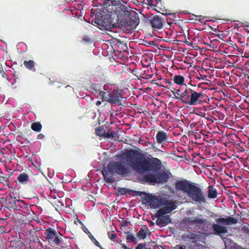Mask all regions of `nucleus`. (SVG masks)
Returning <instances> with one entry per match:
<instances>
[{
    "label": "nucleus",
    "mask_w": 249,
    "mask_h": 249,
    "mask_svg": "<svg viewBox=\"0 0 249 249\" xmlns=\"http://www.w3.org/2000/svg\"><path fill=\"white\" fill-rule=\"evenodd\" d=\"M123 160H126L128 165L137 172L143 174L151 170L156 171L160 168L161 162L156 158L147 160L144 155L136 150H127L122 155Z\"/></svg>",
    "instance_id": "nucleus-1"
},
{
    "label": "nucleus",
    "mask_w": 249,
    "mask_h": 249,
    "mask_svg": "<svg viewBox=\"0 0 249 249\" xmlns=\"http://www.w3.org/2000/svg\"><path fill=\"white\" fill-rule=\"evenodd\" d=\"M176 188L186 193L194 202L200 204L206 202L205 194L201 188L187 180L178 181L176 182Z\"/></svg>",
    "instance_id": "nucleus-2"
},
{
    "label": "nucleus",
    "mask_w": 249,
    "mask_h": 249,
    "mask_svg": "<svg viewBox=\"0 0 249 249\" xmlns=\"http://www.w3.org/2000/svg\"><path fill=\"white\" fill-rule=\"evenodd\" d=\"M184 223L191 231L206 234L212 233V224L207 219L203 218L201 215H198L194 219L186 218Z\"/></svg>",
    "instance_id": "nucleus-3"
},
{
    "label": "nucleus",
    "mask_w": 249,
    "mask_h": 249,
    "mask_svg": "<svg viewBox=\"0 0 249 249\" xmlns=\"http://www.w3.org/2000/svg\"><path fill=\"white\" fill-rule=\"evenodd\" d=\"M133 194L136 196H140L142 199L143 203L147 206H149L152 208H156L161 207H165L166 204L169 202H173L171 200H166L161 198L160 196L148 194L144 192L132 191Z\"/></svg>",
    "instance_id": "nucleus-4"
},
{
    "label": "nucleus",
    "mask_w": 249,
    "mask_h": 249,
    "mask_svg": "<svg viewBox=\"0 0 249 249\" xmlns=\"http://www.w3.org/2000/svg\"><path fill=\"white\" fill-rule=\"evenodd\" d=\"M177 205L174 202L166 203V206L161 208L156 213L155 216L157 218L156 223L160 227H163L171 222L169 215H166L172 211L176 209Z\"/></svg>",
    "instance_id": "nucleus-5"
},
{
    "label": "nucleus",
    "mask_w": 249,
    "mask_h": 249,
    "mask_svg": "<svg viewBox=\"0 0 249 249\" xmlns=\"http://www.w3.org/2000/svg\"><path fill=\"white\" fill-rule=\"evenodd\" d=\"M124 153L120 155V162L114 161L109 163L107 165V169L109 172L112 174H117L122 176H126L128 174L129 169L125 164V162H127L126 160H123L122 158V155ZM127 164H128V163Z\"/></svg>",
    "instance_id": "nucleus-6"
},
{
    "label": "nucleus",
    "mask_w": 249,
    "mask_h": 249,
    "mask_svg": "<svg viewBox=\"0 0 249 249\" xmlns=\"http://www.w3.org/2000/svg\"><path fill=\"white\" fill-rule=\"evenodd\" d=\"M100 96L103 100L111 104H119L121 102V99L123 98L122 93L115 89L113 90L109 93L100 91Z\"/></svg>",
    "instance_id": "nucleus-7"
},
{
    "label": "nucleus",
    "mask_w": 249,
    "mask_h": 249,
    "mask_svg": "<svg viewBox=\"0 0 249 249\" xmlns=\"http://www.w3.org/2000/svg\"><path fill=\"white\" fill-rule=\"evenodd\" d=\"M189 232L191 231L188 229ZM200 235L199 234L189 232L183 235L182 239L186 242H192L191 248L192 249H203L204 246L199 244L197 241L199 240Z\"/></svg>",
    "instance_id": "nucleus-8"
},
{
    "label": "nucleus",
    "mask_w": 249,
    "mask_h": 249,
    "mask_svg": "<svg viewBox=\"0 0 249 249\" xmlns=\"http://www.w3.org/2000/svg\"><path fill=\"white\" fill-rule=\"evenodd\" d=\"M123 25L128 29H131L137 25V19L135 15H132L130 13L125 14V18L122 21Z\"/></svg>",
    "instance_id": "nucleus-9"
},
{
    "label": "nucleus",
    "mask_w": 249,
    "mask_h": 249,
    "mask_svg": "<svg viewBox=\"0 0 249 249\" xmlns=\"http://www.w3.org/2000/svg\"><path fill=\"white\" fill-rule=\"evenodd\" d=\"M202 95V93L197 92L192 89L186 105L189 106H196L200 104L202 100L199 99Z\"/></svg>",
    "instance_id": "nucleus-10"
},
{
    "label": "nucleus",
    "mask_w": 249,
    "mask_h": 249,
    "mask_svg": "<svg viewBox=\"0 0 249 249\" xmlns=\"http://www.w3.org/2000/svg\"><path fill=\"white\" fill-rule=\"evenodd\" d=\"M156 139L158 144H164L169 142V135L164 131H159L156 135Z\"/></svg>",
    "instance_id": "nucleus-11"
},
{
    "label": "nucleus",
    "mask_w": 249,
    "mask_h": 249,
    "mask_svg": "<svg viewBox=\"0 0 249 249\" xmlns=\"http://www.w3.org/2000/svg\"><path fill=\"white\" fill-rule=\"evenodd\" d=\"M237 219L234 217H229L227 218H219L216 220V222L221 225H229L235 224L237 223Z\"/></svg>",
    "instance_id": "nucleus-12"
},
{
    "label": "nucleus",
    "mask_w": 249,
    "mask_h": 249,
    "mask_svg": "<svg viewBox=\"0 0 249 249\" xmlns=\"http://www.w3.org/2000/svg\"><path fill=\"white\" fill-rule=\"evenodd\" d=\"M212 231H213L215 234H224L228 232L227 227L219 224L217 223L216 224H212Z\"/></svg>",
    "instance_id": "nucleus-13"
},
{
    "label": "nucleus",
    "mask_w": 249,
    "mask_h": 249,
    "mask_svg": "<svg viewBox=\"0 0 249 249\" xmlns=\"http://www.w3.org/2000/svg\"><path fill=\"white\" fill-rule=\"evenodd\" d=\"M153 28L160 29L163 26V20L159 16H155L151 19L150 21Z\"/></svg>",
    "instance_id": "nucleus-14"
},
{
    "label": "nucleus",
    "mask_w": 249,
    "mask_h": 249,
    "mask_svg": "<svg viewBox=\"0 0 249 249\" xmlns=\"http://www.w3.org/2000/svg\"><path fill=\"white\" fill-rule=\"evenodd\" d=\"M192 89H186L184 91H183L180 94V97H176L177 99H178L181 102L187 104V101L189 98V95L191 92Z\"/></svg>",
    "instance_id": "nucleus-15"
},
{
    "label": "nucleus",
    "mask_w": 249,
    "mask_h": 249,
    "mask_svg": "<svg viewBox=\"0 0 249 249\" xmlns=\"http://www.w3.org/2000/svg\"><path fill=\"white\" fill-rule=\"evenodd\" d=\"M45 234L46 235V239L49 242H50L53 239L56 234H57V232L54 229L49 228L46 230Z\"/></svg>",
    "instance_id": "nucleus-16"
},
{
    "label": "nucleus",
    "mask_w": 249,
    "mask_h": 249,
    "mask_svg": "<svg viewBox=\"0 0 249 249\" xmlns=\"http://www.w3.org/2000/svg\"><path fill=\"white\" fill-rule=\"evenodd\" d=\"M149 232V230L146 226H142L137 233V236L140 239H144Z\"/></svg>",
    "instance_id": "nucleus-17"
},
{
    "label": "nucleus",
    "mask_w": 249,
    "mask_h": 249,
    "mask_svg": "<svg viewBox=\"0 0 249 249\" xmlns=\"http://www.w3.org/2000/svg\"><path fill=\"white\" fill-rule=\"evenodd\" d=\"M156 183H165L169 179L168 175L165 173V174H157Z\"/></svg>",
    "instance_id": "nucleus-18"
},
{
    "label": "nucleus",
    "mask_w": 249,
    "mask_h": 249,
    "mask_svg": "<svg viewBox=\"0 0 249 249\" xmlns=\"http://www.w3.org/2000/svg\"><path fill=\"white\" fill-rule=\"evenodd\" d=\"M217 191L213 186H210L208 188V197L209 198L214 199L217 197Z\"/></svg>",
    "instance_id": "nucleus-19"
},
{
    "label": "nucleus",
    "mask_w": 249,
    "mask_h": 249,
    "mask_svg": "<svg viewBox=\"0 0 249 249\" xmlns=\"http://www.w3.org/2000/svg\"><path fill=\"white\" fill-rule=\"evenodd\" d=\"M18 180L21 184H26L29 181V176L25 173H22L18 176Z\"/></svg>",
    "instance_id": "nucleus-20"
},
{
    "label": "nucleus",
    "mask_w": 249,
    "mask_h": 249,
    "mask_svg": "<svg viewBox=\"0 0 249 249\" xmlns=\"http://www.w3.org/2000/svg\"><path fill=\"white\" fill-rule=\"evenodd\" d=\"M157 174H148L145 176L144 179L145 182L150 183H156Z\"/></svg>",
    "instance_id": "nucleus-21"
},
{
    "label": "nucleus",
    "mask_w": 249,
    "mask_h": 249,
    "mask_svg": "<svg viewBox=\"0 0 249 249\" xmlns=\"http://www.w3.org/2000/svg\"><path fill=\"white\" fill-rule=\"evenodd\" d=\"M35 62L33 60H25L23 62V65L26 68L33 71H35L36 69L34 66Z\"/></svg>",
    "instance_id": "nucleus-22"
},
{
    "label": "nucleus",
    "mask_w": 249,
    "mask_h": 249,
    "mask_svg": "<svg viewBox=\"0 0 249 249\" xmlns=\"http://www.w3.org/2000/svg\"><path fill=\"white\" fill-rule=\"evenodd\" d=\"M174 81L178 85H182L184 84V78L181 75H176L174 77Z\"/></svg>",
    "instance_id": "nucleus-23"
},
{
    "label": "nucleus",
    "mask_w": 249,
    "mask_h": 249,
    "mask_svg": "<svg viewBox=\"0 0 249 249\" xmlns=\"http://www.w3.org/2000/svg\"><path fill=\"white\" fill-rule=\"evenodd\" d=\"M89 237L92 241V242L94 243V244L97 247H99L101 249H104L101 246L99 243L96 240V239L94 237V236L92 235V234L89 232Z\"/></svg>",
    "instance_id": "nucleus-24"
},
{
    "label": "nucleus",
    "mask_w": 249,
    "mask_h": 249,
    "mask_svg": "<svg viewBox=\"0 0 249 249\" xmlns=\"http://www.w3.org/2000/svg\"><path fill=\"white\" fill-rule=\"evenodd\" d=\"M31 128L35 131L39 132L41 129V125L39 123H34L32 124Z\"/></svg>",
    "instance_id": "nucleus-25"
},
{
    "label": "nucleus",
    "mask_w": 249,
    "mask_h": 249,
    "mask_svg": "<svg viewBox=\"0 0 249 249\" xmlns=\"http://www.w3.org/2000/svg\"><path fill=\"white\" fill-rule=\"evenodd\" d=\"M103 89L106 92H110L113 90L115 89L113 86L110 84H106L104 86Z\"/></svg>",
    "instance_id": "nucleus-26"
},
{
    "label": "nucleus",
    "mask_w": 249,
    "mask_h": 249,
    "mask_svg": "<svg viewBox=\"0 0 249 249\" xmlns=\"http://www.w3.org/2000/svg\"><path fill=\"white\" fill-rule=\"evenodd\" d=\"M95 132H96V134L99 136H105L106 137H110V136L108 135V134L107 135H105L106 132H103L102 129L100 127L96 128L95 129Z\"/></svg>",
    "instance_id": "nucleus-27"
},
{
    "label": "nucleus",
    "mask_w": 249,
    "mask_h": 249,
    "mask_svg": "<svg viewBox=\"0 0 249 249\" xmlns=\"http://www.w3.org/2000/svg\"><path fill=\"white\" fill-rule=\"evenodd\" d=\"M126 240L128 242L136 243V238L132 234H128L127 236Z\"/></svg>",
    "instance_id": "nucleus-28"
},
{
    "label": "nucleus",
    "mask_w": 249,
    "mask_h": 249,
    "mask_svg": "<svg viewBox=\"0 0 249 249\" xmlns=\"http://www.w3.org/2000/svg\"><path fill=\"white\" fill-rule=\"evenodd\" d=\"M105 179L108 183H112L114 181V178L110 175H106Z\"/></svg>",
    "instance_id": "nucleus-29"
},
{
    "label": "nucleus",
    "mask_w": 249,
    "mask_h": 249,
    "mask_svg": "<svg viewBox=\"0 0 249 249\" xmlns=\"http://www.w3.org/2000/svg\"><path fill=\"white\" fill-rule=\"evenodd\" d=\"M62 241V239L61 238L59 237L56 234L55 236L53 238V243L56 245H60L61 242Z\"/></svg>",
    "instance_id": "nucleus-30"
},
{
    "label": "nucleus",
    "mask_w": 249,
    "mask_h": 249,
    "mask_svg": "<svg viewBox=\"0 0 249 249\" xmlns=\"http://www.w3.org/2000/svg\"><path fill=\"white\" fill-rule=\"evenodd\" d=\"M223 241L226 247H230L231 244L232 243L231 240L228 238H224Z\"/></svg>",
    "instance_id": "nucleus-31"
},
{
    "label": "nucleus",
    "mask_w": 249,
    "mask_h": 249,
    "mask_svg": "<svg viewBox=\"0 0 249 249\" xmlns=\"http://www.w3.org/2000/svg\"><path fill=\"white\" fill-rule=\"evenodd\" d=\"M136 249H152L150 248H146L145 243H140L137 246Z\"/></svg>",
    "instance_id": "nucleus-32"
},
{
    "label": "nucleus",
    "mask_w": 249,
    "mask_h": 249,
    "mask_svg": "<svg viewBox=\"0 0 249 249\" xmlns=\"http://www.w3.org/2000/svg\"><path fill=\"white\" fill-rule=\"evenodd\" d=\"M107 235L108 238L111 240H114L117 237L116 233H111V232H108Z\"/></svg>",
    "instance_id": "nucleus-33"
},
{
    "label": "nucleus",
    "mask_w": 249,
    "mask_h": 249,
    "mask_svg": "<svg viewBox=\"0 0 249 249\" xmlns=\"http://www.w3.org/2000/svg\"><path fill=\"white\" fill-rule=\"evenodd\" d=\"M192 16L196 17L197 18L196 19V20L198 21L199 22H202L204 19L206 18V17H202L201 16H196L194 14H192Z\"/></svg>",
    "instance_id": "nucleus-34"
},
{
    "label": "nucleus",
    "mask_w": 249,
    "mask_h": 249,
    "mask_svg": "<svg viewBox=\"0 0 249 249\" xmlns=\"http://www.w3.org/2000/svg\"><path fill=\"white\" fill-rule=\"evenodd\" d=\"M128 192V190L125 188H119L118 190V193L121 195H124L126 194Z\"/></svg>",
    "instance_id": "nucleus-35"
},
{
    "label": "nucleus",
    "mask_w": 249,
    "mask_h": 249,
    "mask_svg": "<svg viewBox=\"0 0 249 249\" xmlns=\"http://www.w3.org/2000/svg\"><path fill=\"white\" fill-rule=\"evenodd\" d=\"M102 173H103V176H104V178L106 177V175H109V174H112L111 172H109V171L107 169H107L103 170L102 171Z\"/></svg>",
    "instance_id": "nucleus-36"
},
{
    "label": "nucleus",
    "mask_w": 249,
    "mask_h": 249,
    "mask_svg": "<svg viewBox=\"0 0 249 249\" xmlns=\"http://www.w3.org/2000/svg\"><path fill=\"white\" fill-rule=\"evenodd\" d=\"M174 249H186V248L184 246L177 245L175 247Z\"/></svg>",
    "instance_id": "nucleus-37"
},
{
    "label": "nucleus",
    "mask_w": 249,
    "mask_h": 249,
    "mask_svg": "<svg viewBox=\"0 0 249 249\" xmlns=\"http://www.w3.org/2000/svg\"><path fill=\"white\" fill-rule=\"evenodd\" d=\"M234 249H249V248H244L241 246L236 245Z\"/></svg>",
    "instance_id": "nucleus-38"
},
{
    "label": "nucleus",
    "mask_w": 249,
    "mask_h": 249,
    "mask_svg": "<svg viewBox=\"0 0 249 249\" xmlns=\"http://www.w3.org/2000/svg\"><path fill=\"white\" fill-rule=\"evenodd\" d=\"M44 136L42 134H39L37 135L38 139H42L44 138Z\"/></svg>",
    "instance_id": "nucleus-39"
},
{
    "label": "nucleus",
    "mask_w": 249,
    "mask_h": 249,
    "mask_svg": "<svg viewBox=\"0 0 249 249\" xmlns=\"http://www.w3.org/2000/svg\"><path fill=\"white\" fill-rule=\"evenodd\" d=\"M180 91L179 89H178L176 92V94H177L178 95H179L180 96V94L181 93H180Z\"/></svg>",
    "instance_id": "nucleus-40"
},
{
    "label": "nucleus",
    "mask_w": 249,
    "mask_h": 249,
    "mask_svg": "<svg viewBox=\"0 0 249 249\" xmlns=\"http://www.w3.org/2000/svg\"><path fill=\"white\" fill-rule=\"evenodd\" d=\"M101 103H101V102L100 101H98L96 103V105L97 106H100L101 104Z\"/></svg>",
    "instance_id": "nucleus-41"
},
{
    "label": "nucleus",
    "mask_w": 249,
    "mask_h": 249,
    "mask_svg": "<svg viewBox=\"0 0 249 249\" xmlns=\"http://www.w3.org/2000/svg\"><path fill=\"white\" fill-rule=\"evenodd\" d=\"M122 247L124 249H129V248H127V247L124 244L122 245Z\"/></svg>",
    "instance_id": "nucleus-42"
},
{
    "label": "nucleus",
    "mask_w": 249,
    "mask_h": 249,
    "mask_svg": "<svg viewBox=\"0 0 249 249\" xmlns=\"http://www.w3.org/2000/svg\"><path fill=\"white\" fill-rule=\"evenodd\" d=\"M14 202H15V204H16L17 202H21V203H23V201H20L19 200H16L14 201Z\"/></svg>",
    "instance_id": "nucleus-43"
},
{
    "label": "nucleus",
    "mask_w": 249,
    "mask_h": 249,
    "mask_svg": "<svg viewBox=\"0 0 249 249\" xmlns=\"http://www.w3.org/2000/svg\"><path fill=\"white\" fill-rule=\"evenodd\" d=\"M25 46V44L23 43H20L18 44V46Z\"/></svg>",
    "instance_id": "nucleus-44"
},
{
    "label": "nucleus",
    "mask_w": 249,
    "mask_h": 249,
    "mask_svg": "<svg viewBox=\"0 0 249 249\" xmlns=\"http://www.w3.org/2000/svg\"><path fill=\"white\" fill-rule=\"evenodd\" d=\"M84 231L88 234H89V232L88 229H86V230H85Z\"/></svg>",
    "instance_id": "nucleus-45"
},
{
    "label": "nucleus",
    "mask_w": 249,
    "mask_h": 249,
    "mask_svg": "<svg viewBox=\"0 0 249 249\" xmlns=\"http://www.w3.org/2000/svg\"><path fill=\"white\" fill-rule=\"evenodd\" d=\"M148 2L149 5H151L152 1L151 0H148Z\"/></svg>",
    "instance_id": "nucleus-46"
},
{
    "label": "nucleus",
    "mask_w": 249,
    "mask_h": 249,
    "mask_svg": "<svg viewBox=\"0 0 249 249\" xmlns=\"http://www.w3.org/2000/svg\"><path fill=\"white\" fill-rule=\"evenodd\" d=\"M52 197H53V198H55L56 197V196H55V195H54L52 196Z\"/></svg>",
    "instance_id": "nucleus-47"
},
{
    "label": "nucleus",
    "mask_w": 249,
    "mask_h": 249,
    "mask_svg": "<svg viewBox=\"0 0 249 249\" xmlns=\"http://www.w3.org/2000/svg\"><path fill=\"white\" fill-rule=\"evenodd\" d=\"M128 249H131V248H129Z\"/></svg>",
    "instance_id": "nucleus-48"
}]
</instances>
